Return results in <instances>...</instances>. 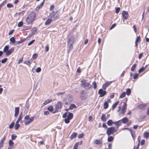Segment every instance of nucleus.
Listing matches in <instances>:
<instances>
[{
  "label": "nucleus",
  "instance_id": "obj_53",
  "mask_svg": "<svg viewBox=\"0 0 149 149\" xmlns=\"http://www.w3.org/2000/svg\"><path fill=\"white\" fill-rule=\"evenodd\" d=\"M84 136V135L83 134H80L78 136V138L79 139L82 138Z\"/></svg>",
  "mask_w": 149,
  "mask_h": 149
},
{
  "label": "nucleus",
  "instance_id": "obj_40",
  "mask_svg": "<svg viewBox=\"0 0 149 149\" xmlns=\"http://www.w3.org/2000/svg\"><path fill=\"white\" fill-rule=\"evenodd\" d=\"M126 92H124L122 93V94L120 95V97L121 98H123L126 95Z\"/></svg>",
  "mask_w": 149,
  "mask_h": 149
},
{
  "label": "nucleus",
  "instance_id": "obj_12",
  "mask_svg": "<svg viewBox=\"0 0 149 149\" xmlns=\"http://www.w3.org/2000/svg\"><path fill=\"white\" fill-rule=\"evenodd\" d=\"M111 83V81H107L106 83L104 84L102 86V88L104 90H105L107 88Z\"/></svg>",
  "mask_w": 149,
  "mask_h": 149
},
{
  "label": "nucleus",
  "instance_id": "obj_39",
  "mask_svg": "<svg viewBox=\"0 0 149 149\" xmlns=\"http://www.w3.org/2000/svg\"><path fill=\"white\" fill-rule=\"evenodd\" d=\"M79 142L76 143H75V145L73 149H77V147L79 145Z\"/></svg>",
  "mask_w": 149,
  "mask_h": 149
},
{
  "label": "nucleus",
  "instance_id": "obj_9",
  "mask_svg": "<svg viewBox=\"0 0 149 149\" xmlns=\"http://www.w3.org/2000/svg\"><path fill=\"white\" fill-rule=\"evenodd\" d=\"M123 18L125 19H127L128 17V14L127 12L125 10L123 11L122 13Z\"/></svg>",
  "mask_w": 149,
  "mask_h": 149
},
{
  "label": "nucleus",
  "instance_id": "obj_43",
  "mask_svg": "<svg viewBox=\"0 0 149 149\" xmlns=\"http://www.w3.org/2000/svg\"><path fill=\"white\" fill-rule=\"evenodd\" d=\"M7 58H5L1 60V62L2 63H4L7 61Z\"/></svg>",
  "mask_w": 149,
  "mask_h": 149
},
{
  "label": "nucleus",
  "instance_id": "obj_32",
  "mask_svg": "<svg viewBox=\"0 0 149 149\" xmlns=\"http://www.w3.org/2000/svg\"><path fill=\"white\" fill-rule=\"evenodd\" d=\"M143 136L145 138H148L149 136V133L146 132L144 133Z\"/></svg>",
  "mask_w": 149,
  "mask_h": 149
},
{
  "label": "nucleus",
  "instance_id": "obj_46",
  "mask_svg": "<svg viewBox=\"0 0 149 149\" xmlns=\"http://www.w3.org/2000/svg\"><path fill=\"white\" fill-rule=\"evenodd\" d=\"M38 56V55L37 54H34L32 56V58L34 59H36L37 58Z\"/></svg>",
  "mask_w": 149,
  "mask_h": 149
},
{
  "label": "nucleus",
  "instance_id": "obj_47",
  "mask_svg": "<svg viewBox=\"0 0 149 149\" xmlns=\"http://www.w3.org/2000/svg\"><path fill=\"white\" fill-rule=\"evenodd\" d=\"M7 6L9 8H10L11 7H13V6L11 4L8 3L7 5Z\"/></svg>",
  "mask_w": 149,
  "mask_h": 149
},
{
  "label": "nucleus",
  "instance_id": "obj_42",
  "mask_svg": "<svg viewBox=\"0 0 149 149\" xmlns=\"http://www.w3.org/2000/svg\"><path fill=\"white\" fill-rule=\"evenodd\" d=\"M14 122H13L9 126V128L10 129L12 128L14 126Z\"/></svg>",
  "mask_w": 149,
  "mask_h": 149
},
{
  "label": "nucleus",
  "instance_id": "obj_61",
  "mask_svg": "<svg viewBox=\"0 0 149 149\" xmlns=\"http://www.w3.org/2000/svg\"><path fill=\"white\" fill-rule=\"evenodd\" d=\"M14 31V30L13 29L10 30V31L9 32V33H8L9 35H10L12 33H13Z\"/></svg>",
  "mask_w": 149,
  "mask_h": 149
},
{
  "label": "nucleus",
  "instance_id": "obj_55",
  "mask_svg": "<svg viewBox=\"0 0 149 149\" xmlns=\"http://www.w3.org/2000/svg\"><path fill=\"white\" fill-rule=\"evenodd\" d=\"M141 40V38L140 36H138L137 37L136 40L135 41L138 42L140 41Z\"/></svg>",
  "mask_w": 149,
  "mask_h": 149
},
{
  "label": "nucleus",
  "instance_id": "obj_4",
  "mask_svg": "<svg viewBox=\"0 0 149 149\" xmlns=\"http://www.w3.org/2000/svg\"><path fill=\"white\" fill-rule=\"evenodd\" d=\"M117 129H115V127H112L108 128L107 130V134L108 136H110L113 134L114 132H117Z\"/></svg>",
  "mask_w": 149,
  "mask_h": 149
},
{
  "label": "nucleus",
  "instance_id": "obj_34",
  "mask_svg": "<svg viewBox=\"0 0 149 149\" xmlns=\"http://www.w3.org/2000/svg\"><path fill=\"white\" fill-rule=\"evenodd\" d=\"M24 23L22 21H20L17 24L18 27H20L23 26Z\"/></svg>",
  "mask_w": 149,
  "mask_h": 149
},
{
  "label": "nucleus",
  "instance_id": "obj_56",
  "mask_svg": "<svg viewBox=\"0 0 149 149\" xmlns=\"http://www.w3.org/2000/svg\"><path fill=\"white\" fill-rule=\"evenodd\" d=\"M144 67H142V68H140L139 71V73H140L141 72H142L144 70Z\"/></svg>",
  "mask_w": 149,
  "mask_h": 149
},
{
  "label": "nucleus",
  "instance_id": "obj_31",
  "mask_svg": "<svg viewBox=\"0 0 149 149\" xmlns=\"http://www.w3.org/2000/svg\"><path fill=\"white\" fill-rule=\"evenodd\" d=\"M72 44V43L68 44V47L70 50H72L73 48Z\"/></svg>",
  "mask_w": 149,
  "mask_h": 149
},
{
  "label": "nucleus",
  "instance_id": "obj_50",
  "mask_svg": "<svg viewBox=\"0 0 149 149\" xmlns=\"http://www.w3.org/2000/svg\"><path fill=\"white\" fill-rule=\"evenodd\" d=\"M68 113H64L63 116V118H66L68 116Z\"/></svg>",
  "mask_w": 149,
  "mask_h": 149
},
{
  "label": "nucleus",
  "instance_id": "obj_54",
  "mask_svg": "<svg viewBox=\"0 0 149 149\" xmlns=\"http://www.w3.org/2000/svg\"><path fill=\"white\" fill-rule=\"evenodd\" d=\"M120 9L119 7H117L116 10V13H118L120 10Z\"/></svg>",
  "mask_w": 149,
  "mask_h": 149
},
{
  "label": "nucleus",
  "instance_id": "obj_30",
  "mask_svg": "<svg viewBox=\"0 0 149 149\" xmlns=\"http://www.w3.org/2000/svg\"><path fill=\"white\" fill-rule=\"evenodd\" d=\"M128 121V118L126 117L122 119V122L123 123H125Z\"/></svg>",
  "mask_w": 149,
  "mask_h": 149
},
{
  "label": "nucleus",
  "instance_id": "obj_5",
  "mask_svg": "<svg viewBox=\"0 0 149 149\" xmlns=\"http://www.w3.org/2000/svg\"><path fill=\"white\" fill-rule=\"evenodd\" d=\"M72 100L73 98L72 96L69 95H66L64 100L65 104L67 105L70 103L72 101Z\"/></svg>",
  "mask_w": 149,
  "mask_h": 149
},
{
  "label": "nucleus",
  "instance_id": "obj_17",
  "mask_svg": "<svg viewBox=\"0 0 149 149\" xmlns=\"http://www.w3.org/2000/svg\"><path fill=\"white\" fill-rule=\"evenodd\" d=\"M77 135V133L74 132L71 135L70 137V139H72L74 138H75Z\"/></svg>",
  "mask_w": 149,
  "mask_h": 149
},
{
  "label": "nucleus",
  "instance_id": "obj_51",
  "mask_svg": "<svg viewBox=\"0 0 149 149\" xmlns=\"http://www.w3.org/2000/svg\"><path fill=\"white\" fill-rule=\"evenodd\" d=\"M35 41V40H32V41L30 42L28 44V46H30L31 45V44H32Z\"/></svg>",
  "mask_w": 149,
  "mask_h": 149
},
{
  "label": "nucleus",
  "instance_id": "obj_16",
  "mask_svg": "<svg viewBox=\"0 0 149 149\" xmlns=\"http://www.w3.org/2000/svg\"><path fill=\"white\" fill-rule=\"evenodd\" d=\"M101 119L104 122H105L107 120V118L105 114H102L101 117Z\"/></svg>",
  "mask_w": 149,
  "mask_h": 149
},
{
  "label": "nucleus",
  "instance_id": "obj_22",
  "mask_svg": "<svg viewBox=\"0 0 149 149\" xmlns=\"http://www.w3.org/2000/svg\"><path fill=\"white\" fill-rule=\"evenodd\" d=\"M23 118V116L22 115V113L20 114L19 117H18L17 120L16 122L17 123L19 122V121L21 120Z\"/></svg>",
  "mask_w": 149,
  "mask_h": 149
},
{
  "label": "nucleus",
  "instance_id": "obj_21",
  "mask_svg": "<svg viewBox=\"0 0 149 149\" xmlns=\"http://www.w3.org/2000/svg\"><path fill=\"white\" fill-rule=\"evenodd\" d=\"M120 123L121 122L120 120H119L116 122H114V123H115V124L117 129L118 128V127L120 126Z\"/></svg>",
  "mask_w": 149,
  "mask_h": 149
},
{
  "label": "nucleus",
  "instance_id": "obj_63",
  "mask_svg": "<svg viewBox=\"0 0 149 149\" xmlns=\"http://www.w3.org/2000/svg\"><path fill=\"white\" fill-rule=\"evenodd\" d=\"M49 50V47L48 46H46L45 47V51L46 52H47Z\"/></svg>",
  "mask_w": 149,
  "mask_h": 149
},
{
  "label": "nucleus",
  "instance_id": "obj_23",
  "mask_svg": "<svg viewBox=\"0 0 149 149\" xmlns=\"http://www.w3.org/2000/svg\"><path fill=\"white\" fill-rule=\"evenodd\" d=\"M52 101V100L47 99L43 103V104L46 105L47 104L51 102Z\"/></svg>",
  "mask_w": 149,
  "mask_h": 149
},
{
  "label": "nucleus",
  "instance_id": "obj_60",
  "mask_svg": "<svg viewBox=\"0 0 149 149\" xmlns=\"http://www.w3.org/2000/svg\"><path fill=\"white\" fill-rule=\"evenodd\" d=\"M23 61V58H20L18 61V64H20Z\"/></svg>",
  "mask_w": 149,
  "mask_h": 149
},
{
  "label": "nucleus",
  "instance_id": "obj_45",
  "mask_svg": "<svg viewBox=\"0 0 149 149\" xmlns=\"http://www.w3.org/2000/svg\"><path fill=\"white\" fill-rule=\"evenodd\" d=\"M93 85L94 86V88L95 89L97 87V86L96 85V83L95 81H94L93 83Z\"/></svg>",
  "mask_w": 149,
  "mask_h": 149
},
{
  "label": "nucleus",
  "instance_id": "obj_44",
  "mask_svg": "<svg viewBox=\"0 0 149 149\" xmlns=\"http://www.w3.org/2000/svg\"><path fill=\"white\" fill-rule=\"evenodd\" d=\"M136 65L135 64H134L131 68V70L132 71H133L134 70L135 68H136Z\"/></svg>",
  "mask_w": 149,
  "mask_h": 149
},
{
  "label": "nucleus",
  "instance_id": "obj_19",
  "mask_svg": "<svg viewBox=\"0 0 149 149\" xmlns=\"http://www.w3.org/2000/svg\"><path fill=\"white\" fill-rule=\"evenodd\" d=\"M114 122H113L111 120H109L108 121L107 123V124L109 126H111Z\"/></svg>",
  "mask_w": 149,
  "mask_h": 149
},
{
  "label": "nucleus",
  "instance_id": "obj_33",
  "mask_svg": "<svg viewBox=\"0 0 149 149\" xmlns=\"http://www.w3.org/2000/svg\"><path fill=\"white\" fill-rule=\"evenodd\" d=\"M131 93V91L130 89L128 88L126 90V93L127 95H129Z\"/></svg>",
  "mask_w": 149,
  "mask_h": 149
},
{
  "label": "nucleus",
  "instance_id": "obj_24",
  "mask_svg": "<svg viewBox=\"0 0 149 149\" xmlns=\"http://www.w3.org/2000/svg\"><path fill=\"white\" fill-rule=\"evenodd\" d=\"M76 107V105L73 104H71L69 107V109L72 110L74 108H75Z\"/></svg>",
  "mask_w": 149,
  "mask_h": 149
},
{
  "label": "nucleus",
  "instance_id": "obj_7",
  "mask_svg": "<svg viewBox=\"0 0 149 149\" xmlns=\"http://www.w3.org/2000/svg\"><path fill=\"white\" fill-rule=\"evenodd\" d=\"M127 109L126 104L125 102L124 103L123 106V108L122 110L121 113L122 114H124L126 112Z\"/></svg>",
  "mask_w": 149,
  "mask_h": 149
},
{
  "label": "nucleus",
  "instance_id": "obj_58",
  "mask_svg": "<svg viewBox=\"0 0 149 149\" xmlns=\"http://www.w3.org/2000/svg\"><path fill=\"white\" fill-rule=\"evenodd\" d=\"M14 50V48L13 47H12L9 50H8V51L10 53H12V52H13Z\"/></svg>",
  "mask_w": 149,
  "mask_h": 149
},
{
  "label": "nucleus",
  "instance_id": "obj_6",
  "mask_svg": "<svg viewBox=\"0 0 149 149\" xmlns=\"http://www.w3.org/2000/svg\"><path fill=\"white\" fill-rule=\"evenodd\" d=\"M98 93L100 95V97H103L107 94V92L105 91H103L102 89L99 90Z\"/></svg>",
  "mask_w": 149,
  "mask_h": 149
},
{
  "label": "nucleus",
  "instance_id": "obj_62",
  "mask_svg": "<svg viewBox=\"0 0 149 149\" xmlns=\"http://www.w3.org/2000/svg\"><path fill=\"white\" fill-rule=\"evenodd\" d=\"M68 44H70V43H73V42L72 41V40L71 39H69L68 40Z\"/></svg>",
  "mask_w": 149,
  "mask_h": 149
},
{
  "label": "nucleus",
  "instance_id": "obj_27",
  "mask_svg": "<svg viewBox=\"0 0 149 149\" xmlns=\"http://www.w3.org/2000/svg\"><path fill=\"white\" fill-rule=\"evenodd\" d=\"M113 139V137L112 136H109L108 138V141L109 142L112 141Z\"/></svg>",
  "mask_w": 149,
  "mask_h": 149
},
{
  "label": "nucleus",
  "instance_id": "obj_59",
  "mask_svg": "<svg viewBox=\"0 0 149 149\" xmlns=\"http://www.w3.org/2000/svg\"><path fill=\"white\" fill-rule=\"evenodd\" d=\"M14 50V48L13 47H12L9 50H8V51L10 53H12V52H13Z\"/></svg>",
  "mask_w": 149,
  "mask_h": 149
},
{
  "label": "nucleus",
  "instance_id": "obj_28",
  "mask_svg": "<svg viewBox=\"0 0 149 149\" xmlns=\"http://www.w3.org/2000/svg\"><path fill=\"white\" fill-rule=\"evenodd\" d=\"M9 47L8 46H5L3 49V52H6L9 49Z\"/></svg>",
  "mask_w": 149,
  "mask_h": 149
},
{
  "label": "nucleus",
  "instance_id": "obj_18",
  "mask_svg": "<svg viewBox=\"0 0 149 149\" xmlns=\"http://www.w3.org/2000/svg\"><path fill=\"white\" fill-rule=\"evenodd\" d=\"M32 62V61L31 59V60H28V61H25L24 62V63L29 66L30 64Z\"/></svg>",
  "mask_w": 149,
  "mask_h": 149
},
{
  "label": "nucleus",
  "instance_id": "obj_13",
  "mask_svg": "<svg viewBox=\"0 0 149 149\" xmlns=\"http://www.w3.org/2000/svg\"><path fill=\"white\" fill-rule=\"evenodd\" d=\"M45 1V0H43V1L39 5L37 6V7L36 8V10H38L40 8H41L42 7Z\"/></svg>",
  "mask_w": 149,
  "mask_h": 149
},
{
  "label": "nucleus",
  "instance_id": "obj_1",
  "mask_svg": "<svg viewBox=\"0 0 149 149\" xmlns=\"http://www.w3.org/2000/svg\"><path fill=\"white\" fill-rule=\"evenodd\" d=\"M36 17V14L35 12H31L27 17L26 19V22L29 24H31L35 20Z\"/></svg>",
  "mask_w": 149,
  "mask_h": 149
},
{
  "label": "nucleus",
  "instance_id": "obj_41",
  "mask_svg": "<svg viewBox=\"0 0 149 149\" xmlns=\"http://www.w3.org/2000/svg\"><path fill=\"white\" fill-rule=\"evenodd\" d=\"M17 136L15 134H13L11 136V138L12 140H14L17 137Z\"/></svg>",
  "mask_w": 149,
  "mask_h": 149
},
{
  "label": "nucleus",
  "instance_id": "obj_49",
  "mask_svg": "<svg viewBox=\"0 0 149 149\" xmlns=\"http://www.w3.org/2000/svg\"><path fill=\"white\" fill-rule=\"evenodd\" d=\"M36 30L37 29L36 28L34 27V28H33L32 30V34H34L35 32L36 31Z\"/></svg>",
  "mask_w": 149,
  "mask_h": 149
},
{
  "label": "nucleus",
  "instance_id": "obj_14",
  "mask_svg": "<svg viewBox=\"0 0 149 149\" xmlns=\"http://www.w3.org/2000/svg\"><path fill=\"white\" fill-rule=\"evenodd\" d=\"M19 112V107H17L15 108V114L14 115L15 117H16L17 116Z\"/></svg>",
  "mask_w": 149,
  "mask_h": 149
},
{
  "label": "nucleus",
  "instance_id": "obj_35",
  "mask_svg": "<svg viewBox=\"0 0 149 149\" xmlns=\"http://www.w3.org/2000/svg\"><path fill=\"white\" fill-rule=\"evenodd\" d=\"M20 126V125L18 123H17L16 122L15 125V130H17L19 127Z\"/></svg>",
  "mask_w": 149,
  "mask_h": 149
},
{
  "label": "nucleus",
  "instance_id": "obj_36",
  "mask_svg": "<svg viewBox=\"0 0 149 149\" xmlns=\"http://www.w3.org/2000/svg\"><path fill=\"white\" fill-rule=\"evenodd\" d=\"M47 109L50 112H52L53 110V108L52 106H50L48 107Z\"/></svg>",
  "mask_w": 149,
  "mask_h": 149
},
{
  "label": "nucleus",
  "instance_id": "obj_26",
  "mask_svg": "<svg viewBox=\"0 0 149 149\" xmlns=\"http://www.w3.org/2000/svg\"><path fill=\"white\" fill-rule=\"evenodd\" d=\"M119 101H117L113 104V105L112 106L113 109H115L116 108V107L117 106V105L119 104Z\"/></svg>",
  "mask_w": 149,
  "mask_h": 149
},
{
  "label": "nucleus",
  "instance_id": "obj_3",
  "mask_svg": "<svg viewBox=\"0 0 149 149\" xmlns=\"http://www.w3.org/2000/svg\"><path fill=\"white\" fill-rule=\"evenodd\" d=\"M80 86L84 88L86 90H88L90 88L89 87L90 85V82L87 81L85 80H82L81 81Z\"/></svg>",
  "mask_w": 149,
  "mask_h": 149
},
{
  "label": "nucleus",
  "instance_id": "obj_38",
  "mask_svg": "<svg viewBox=\"0 0 149 149\" xmlns=\"http://www.w3.org/2000/svg\"><path fill=\"white\" fill-rule=\"evenodd\" d=\"M10 40L13 43H14L15 42V40L14 37H12L10 38Z\"/></svg>",
  "mask_w": 149,
  "mask_h": 149
},
{
  "label": "nucleus",
  "instance_id": "obj_15",
  "mask_svg": "<svg viewBox=\"0 0 149 149\" xmlns=\"http://www.w3.org/2000/svg\"><path fill=\"white\" fill-rule=\"evenodd\" d=\"M52 21L53 20L50 18L48 19L45 22V25H49Z\"/></svg>",
  "mask_w": 149,
  "mask_h": 149
},
{
  "label": "nucleus",
  "instance_id": "obj_11",
  "mask_svg": "<svg viewBox=\"0 0 149 149\" xmlns=\"http://www.w3.org/2000/svg\"><path fill=\"white\" fill-rule=\"evenodd\" d=\"M146 104H141L137 106V108L139 109H143L146 106Z\"/></svg>",
  "mask_w": 149,
  "mask_h": 149
},
{
  "label": "nucleus",
  "instance_id": "obj_64",
  "mask_svg": "<svg viewBox=\"0 0 149 149\" xmlns=\"http://www.w3.org/2000/svg\"><path fill=\"white\" fill-rule=\"evenodd\" d=\"M54 5H52L50 8V10H53V9L54 8Z\"/></svg>",
  "mask_w": 149,
  "mask_h": 149
},
{
  "label": "nucleus",
  "instance_id": "obj_25",
  "mask_svg": "<svg viewBox=\"0 0 149 149\" xmlns=\"http://www.w3.org/2000/svg\"><path fill=\"white\" fill-rule=\"evenodd\" d=\"M108 106V103L107 101H105L104 104V109H107Z\"/></svg>",
  "mask_w": 149,
  "mask_h": 149
},
{
  "label": "nucleus",
  "instance_id": "obj_29",
  "mask_svg": "<svg viewBox=\"0 0 149 149\" xmlns=\"http://www.w3.org/2000/svg\"><path fill=\"white\" fill-rule=\"evenodd\" d=\"M94 143L96 144H100L102 143V141L100 140H96L95 141Z\"/></svg>",
  "mask_w": 149,
  "mask_h": 149
},
{
  "label": "nucleus",
  "instance_id": "obj_48",
  "mask_svg": "<svg viewBox=\"0 0 149 149\" xmlns=\"http://www.w3.org/2000/svg\"><path fill=\"white\" fill-rule=\"evenodd\" d=\"M70 119L68 118H65V122L66 123H68L70 122Z\"/></svg>",
  "mask_w": 149,
  "mask_h": 149
},
{
  "label": "nucleus",
  "instance_id": "obj_8",
  "mask_svg": "<svg viewBox=\"0 0 149 149\" xmlns=\"http://www.w3.org/2000/svg\"><path fill=\"white\" fill-rule=\"evenodd\" d=\"M34 120V118L32 117L29 118L27 120L25 121V124L26 125H27L29 124L31 122L33 121Z\"/></svg>",
  "mask_w": 149,
  "mask_h": 149
},
{
  "label": "nucleus",
  "instance_id": "obj_2",
  "mask_svg": "<svg viewBox=\"0 0 149 149\" xmlns=\"http://www.w3.org/2000/svg\"><path fill=\"white\" fill-rule=\"evenodd\" d=\"M60 16V15L58 11H53L49 15V17L53 21L58 19Z\"/></svg>",
  "mask_w": 149,
  "mask_h": 149
},
{
  "label": "nucleus",
  "instance_id": "obj_37",
  "mask_svg": "<svg viewBox=\"0 0 149 149\" xmlns=\"http://www.w3.org/2000/svg\"><path fill=\"white\" fill-rule=\"evenodd\" d=\"M8 144L10 146H12L14 144V143L12 140H10L9 141Z\"/></svg>",
  "mask_w": 149,
  "mask_h": 149
},
{
  "label": "nucleus",
  "instance_id": "obj_10",
  "mask_svg": "<svg viewBox=\"0 0 149 149\" xmlns=\"http://www.w3.org/2000/svg\"><path fill=\"white\" fill-rule=\"evenodd\" d=\"M62 107V104L61 102H58L56 104V110L58 109H61Z\"/></svg>",
  "mask_w": 149,
  "mask_h": 149
},
{
  "label": "nucleus",
  "instance_id": "obj_20",
  "mask_svg": "<svg viewBox=\"0 0 149 149\" xmlns=\"http://www.w3.org/2000/svg\"><path fill=\"white\" fill-rule=\"evenodd\" d=\"M68 114V115L67 118L70 120L73 118V114L72 113H69Z\"/></svg>",
  "mask_w": 149,
  "mask_h": 149
},
{
  "label": "nucleus",
  "instance_id": "obj_52",
  "mask_svg": "<svg viewBox=\"0 0 149 149\" xmlns=\"http://www.w3.org/2000/svg\"><path fill=\"white\" fill-rule=\"evenodd\" d=\"M41 71V69L40 68H38L36 69V71L37 72H39Z\"/></svg>",
  "mask_w": 149,
  "mask_h": 149
},
{
  "label": "nucleus",
  "instance_id": "obj_57",
  "mask_svg": "<svg viewBox=\"0 0 149 149\" xmlns=\"http://www.w3.org/2000/svg\"><path fill=\"white\" fill-rule=\"evenodd\" d=\"M139 76V74L137 73H136L134 76V79H136Z\"/></svg>",
  "mask_w": 149,
  "mask_h": 149
}]
</instances>
